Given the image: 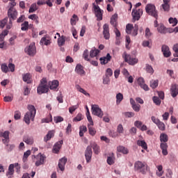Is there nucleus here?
I'll list each match as a JSON object with an SVG mask.
<instances>
[{
  "label": "nucleus",
  "instance_id": "1",
  "mask_svg": "<svg viewBox=\"0 0 178 178\" xmlns=\"http://www.w3.org/2000/svg\"><path fill=\"white\" fill-rule=\"evenodd\" d=\"M28 111L24 117V122L26 124H30L31 122H34V118H35V113H37V110L35 107L33 105L28 106Z\"/></svg>",
  "mask_w": 178,
  "mask_h": 178
},
{
  "label": "nucleus",
  "instance_id": "2",
  "mask_svg": "<svg viewBox=\"0 0 178 178\" xmlns=\"http://www.w3.org/2000/svg\"><path fill=\"white\" fill-rule=\"evenodd\" d=\"M17 15L19 13H17V10H16V8L13 7H10V8L8 10V16L9 19L8 24L6 26L7 30H10L13 26V20H16L17 19Z\"/></svg>",
  "mask_w": 178,
  "mask_h": 178
},
{
  "label": "nucleus",
  "instance_id": "3",
  "mask_svg": "<svg viewBox=\"0 0 178 178\" xmlns=\"http://www.w3.org/2000/svg\"><path fill=\"white\" fill-rule=\"evenodd\" d=\"M134 170L138 173L147 175V172L148 171V165H147L145 162H142L140 161H136L134 163Z\"/></svg>",
  "mask_w": 178,
  "mask_h": 178
},
{
  "label": "nucleus",
  "instance_id": "4",
  "mask_svg": "<svg viewBox=\"0 0 178 178\" xmlns=\"http://www.w3.org/2000/svg\"><path fill=\"white\" fill-rule=\"evenodd\" d=\"M37 91L39 95L45 94L49 91V86L48 85V81L47 80V78H42L40 80V83L38 86Z\"/></svg>",
  "mask_w": 178,
  "mask_h": 178
},
{
  "label": "nucleus",
  "instance_id": "5",
  "mask_svg": "<svg viewBox=\"0 0 178 178\" xmlns=\"http://www.w3.org/2000/svg\"><path fill=\"white\" fill-rule=\"evenodd\" d=\"M168 137L166 134H161L160 135V141H161V145H160V148L162 149V154L164 156L168 155Z\"/></svg>",
  "mask_w": 178,
  "mask_h": 178
},
{
  "label": "nucleus",
  "instance_id": "6",
  "mask_svg": "<svg viewBox=\"0 0 178 178\" xmlns=\"http://www.w3.org/2000/svg\"><path fill=\"white\" fill-rule=\"evenodd\" d=\"M145 11L152 17L158 19V10H156V7L154 4H147L145 6Z\"/></svg>",
  "mask_w": 178,
  "mask_h": 178
},
{
  "label": "nucleus",
  "instance_id": "7",
  "mask_svg": "<svg viewBox=\"0 0 178 178\" xmlns=\"http://www.w3.org/2000/svg\"><path fill=\"white\" fill-rule=\"evenodd\" d=\"M95 15L97 17V22H101L102 20V16L104 15V10H101L99 6L95 4V3H92Z\"/></svg>",
  "mask_w": 178,
  "mask_h": 178
},
{
  "label": "nucleus",
  "instance_id": "8",
  "mask_svg": "<svg viewBox=\"0 0 178 178\" xmlns=\"http://www.w3.org/2000/svg\"><path fill=\"white\" fill-rule=\"evenodd\" d=\"M125 62L129 63V65H134L136 63H138V59L136 58H131L130 54H127V53L124 52L122 55Z\"/></svg>",
  "mask_w": 178,
  "mask_h": 178
},
{
  "label": "nucleus",
  "instance_id": "9",
  "mask_svg": "<svg viewBox=\"0 0 178 178\" xmlns=\"http://www.w3.org/2000/svg\"><path fill=\"white\" fill-rule=\"evenodd\" d=\"M92 115H95V116H98V118H102L104 116V111L97 104L92 105Z\"/></svg>",
  "mask_w": 178,
  "mask_h": 178
},
{
  "label": "nucleus",
  "instance_id": "10",
  "mask_svg": "<svg viewBox=\"0 0 178 178\" xmlns=\"http://www.w3.org/2000/svg\"><path fill=\"white\" fill-rule=\"evenodd\" d=\"M24 51L27 55H29V56H34L37 53L35 44L31 43L28 47L25 48Z\"/></svg>",
  "mask_w": 178,
  "mask_h": 178
},
{
  "label": "nucleus",
  "instance_id": "11",
  "mask_svg": "<svg viewBox=\"0 0 178 178\" xmlns=\"http://www.w3.org/2000/svg\"><path fill=\"white\" fill-rule=\"evenodd\" d=\"M142 15L143 9H133L131 15L134 22H136V20H140Z\"/></svg>",
  "mask_w": 178,
  "mask_h": 178
},
{
  "label": "nucleus",
  "instance_id": "12",
  "mask_svg": "<svg viewBox=\"0 0 178 178\" xmlns=\"http://www.w3.org/2000/svg\"><path fill=\"white\" fill-rule=\"evenodd\" d=\"M138 84L140 86V88H143L145 91H149V88L148 85L145 84V81L144 78L140 77L138 79Z\"/></svg>",
  "mask_w": 178,
  "mask_h": 178
},
{
  "label": "nucleus",
  "instance_id": "13",
  "mask_svg": "<svg viewBox=\"0 0 178 178\" xmlns=\"http://www.w3.org/2000/svg\"><path fill=\"white\" fill-rule=\"evenodd\" d=\"M103 35L105 40H109L111 38V33H109V25L105 24L103 26Z\"/></svg>",
  "mask_w": 178,
  "mask_h": 178
},
{
  "label": "nucleus",
  "instance_id": "14",
  "mask_svg": "<svg viewBox=\"0 0 178 178\" xmlns=\"http://www.w3.org/2000/svg\"><path fill=\"white\" fill-rule=\"evenodd\" d=\"M85 157L86 159V162L88 163V162L91 161V158H92V149H91V146L87 147L85 152Z\"/></svg>",
  "mask_w": 178,
  "mask_h": 178
},
{
  "label": "nucleus",
  "instance_id": "15",
  "mask_svg": "<svg viewBox=\"0 0 178 178\" xmlns=\"http://www.w3.org/2000/svg\"><path fill=\"white\" fill-rule=\"evenodd\" d=\"M63 145V141L59 140L55 143L53 147L52 152L54 154H59V151H60V148H62V145Z\"/></svg>",
  "mask_w": 178,
  "mask_h": 178
},
{
  "label": "nucleus",
  "instance_id": "16",
  "mask_svg": "<svg viewBox=\"0 0 178 178\" xmlns=\"http://www.w3.org/2000/svg\"><path fill=\"white\" fill-rule=\"evenodd\" d=\"M170 92L172 98H176L178 95V86L177 84H172L170 88Z\"/></svg>",
  "mask_w": 178,
  "mask_h": 178
},
{
  "label": "nucleus",
  "instance_id": "17",
  "mask_svg": "<svg viewBox=\"0 0 178 178\" xmlns=\"http://www.w3.org/2000/svg\"><path fill=\"white\" fill-rule=\"evenodd\" d=\"M66 162H67V158L63 157L60 159L58 161V168L61 172H63L65 170V165H66Z\"/></svg>",
  "mask_w": 178,
  "mask_h": 178
},
{
  "label": "nucleus",
  "instance_id": "18",
  "mask_svg": "<svg viewBox=\"0 0 178 178\" xmlns=\"http://www.w3.org/2000/svg\"><path fill=\"white\" fill-rule=\"evenodd\" d=\"M49 88L50 90H54V91H58V87H59V81L58 80H54L53 81L49 82Z\"/></svg>",
  "mask_w": 178,
  "mask_h": 178
},
{
  "label": "nucleus",
  "instance_id": "19",
  "mask_svg": "<svg viewBox=\"0 0 178 178\" xmlns=\"http://www.w3.org/2000/svg\"><path fill=\"white\" fill-rule=\"evenodd\" d=\"M9 131H6L4 132H0V137H3L4 139H3V144H8L9 143Z\"/></svg>",
  "mask_w": 178,
  "mask_h": 178
},
{
  "label": "nucleus",
  "instance_id": "20",
  "mask_svg": "<svg viewBox=\"0 0 178 178\" xmlns=\"http://www.w3.org/2000/svg\"><path fill=\"white\" fill-rule=\"evenodd\" d=\"M161 51L165 56V58H169L170 55H172V53L170 52V50L169 49V47L167 45H163L161 47Z\"/></svg>",
  "mask_w": 178,
  "mask_h": 178
},
{
  "label": "nucleus",
  "instance_id": "21",
  "mask_svg": "<svg viewBox=\"0 0 178 178\" xmlns=\"http://www.w3.org/2000/svg\"><path fill=\"white\" fill-rule=\"evenodd\" d=\"M75 72L78 74H80L81 76H83V74H86V71H84V67L81 65V64L76 65L75 67Z\"/></svg>",
  "mask_w": 178,
  "mask_h": 178
},
{
  "label": "nucleus",
  "instance_id": "22",
  "mask_svg": "<svg viewBox=\"0 0 178 178\" xmlns=\"http://www.w3.org/2000/svg\"><path fill=\"white\" fill-rule=\"evenodd\" d=\"M111 59H112V56H111L110 54H107L106 57H102L99 58L102 65H106L108 62H110Z\"/></svg>",
  "mask_w": 178,
  "mask_h": 178
},
{
  "label": "nucleus",
  "instance_id": "23",
  "mask_svg": "<svg viewBox=\"0 0 178 178\" xmlns=\"http://www.w3.org/2000/svg\"><path fill=\"white\" fill-rule=\"evenodd\" d=\"M54 136H55L54 130L49 131L47 134L44 138V141L45 143H47V141H49V140H51V138H53V137H54Z\"/></svg>",
  "mask_w": 178,
  "mask_h": 178
},
{
  "label": "nucleus",
  "instance_id": "24",
  "mask_svg": "<svg viewBox=\"0 0 178 178\" xmlns=\"http://www.w3.org/2000/svg\"><path fill=\"white\" fill-rule=\"evenodd\" d=\"M31 26V24H29L28 21H25L21 24V30L22 31H28L29 29H30Z\"/></svg>",
  "mask_w": 178,
  "mask_h": 178
},
{
  "label": "nucleus",
  "instance_id": "25",
  "mask_svg": "<svg viewBox=\"0 0 178 178\" xmlns=\"http://www.w3.org/2000/svg\"><path fill=\"white\" fill-rule=\"evenodd\" d=\"M111 24L115 29L118 27V14H114L111 18Z\"/></svg>",
  "mask_w": 178,
  "mask_h": 178
},
{
  "label": "nucleus",
  "instance_id": "26",
  "mask_svg": "<svg viewBox=\"0 0 178 178\" xmlns=\"http://www.w3.org/2000/svg\"><path fill=\"white\" fill-rule=\"evenodd\" d=\"M157 30L161 34H166V33H168V29L165 27L163 24H160L157 28Z\"/></svg>",
  "mask_w": 178,
  "mask_h": 178
},
{
  "label": "nucleus",
  "instance_id": "27",
  "mask_svg": "<svg viewBox=\"0 0 178 178\" xmlns=\"http://www.w3.org/2000/svg\"><path fill=\"white\" fill-rule=\"evenodd\" d=\"M23 81L27 83V84L31 83V74L26 73L22 76Z\"/></svg>",
  "mask_w": 178,
  "mask_h": 178
},
{
  "label": "nucleus",
  "instance_id": "28",
  "mask_svg": "<svg viewBox=\"0 0 178 178\" xmlns=\"http://www.w3.org/2000/svg\"><path fill=\"white\" fill-rule=\"evenodd\" d=\"M101 52L99 50L95 49H92L90 51V58H96V59H98V54Z\"/></svg>",
  "mask_w": 178,
  "mask_h": 178
},
{
  "label": "nucleus",
  "instance_id": "29",
  "mask_svg": "<svg viewBox=\"0 0 178 178\" xmlns=\"http://www.w3.org/2000/svg\"><path fill=\"white\" fill-rule=\"evenodd\" d=\"M91 149H93L94 153L96 154V155H98L99 154L100 150H99V146L95 143H93L90 145Z\"/></svg>",
  "mask_w": 178,
  "mask_h": 178
},
{
  "label": "nucleus",
  "instance_id": "30",
  "mask_svg": "<svg viewBox=\"0 0 178 178\" xmlns=\"http://www.w3.org/2000/svg\"><path fill=\"white\" fill-rule=\"evenodd\" d=\"M94 125H91V124H88V131H89V134H90V136H95V134H97V130L95 129V128L93 127Z\"/></svg>",
  "mask_w": 178,
  "mask_h": 178
},
{
  "label": "nucleus",
  "instance_id": "31",
  "mask_svg": "<svg viewBox=\"0 0 178 178\" xmlns=\"http://www.w3.org/2000/svg\"><path fill=\"white\" fill-rule=\"evenodd\" d=\"M23 141L26 143V144H28L29 145H32L34 143V138L33 137L30 136H25L23 139Z\"/></svg>",
  "mask_w": 178,
  "mask_h": 178
},
{
  "label": "nucleus",
  "instance_id": "32",
  "mask_svg": "<svg viewBox=\"0 0 178 178\" xmlns=\"http://www.w3.org/2000/svg\"><path fill=\"white\" fill-rule=\"evenodd\" d=\"M107 163L108 165H113V163H115V154L113 153H111V154L107 157Z\"/></svg>",
  "mask_w": 178,
  "mask_h": 178
},
{
  "label": "nucleus",
  "instance_id": "33",
  "mask_svg": "<svg viewBox=\"0 0 178 178\" xmlns=\"http://www.w3.org/2000/svg\"><path fill=\"white\" fill-rule=\"evenodd\" d=\"M15 173V165L10 164L8 167V171L7 172L6 175L7 176H13V174Z\"/></svg>",
  "mask_w": 178,
  "mask_h": 178
},
{
  "label": "nucleus",
  "instance_id": "34",
  "mask_svg": "<svg viewBox=\"0 0 178 178\" xmlns=\"http://www.w3.org/2000/svg\"><path fill=\"white\" fill-rule=\"evenodd\" d=\"M137 145L141 147L143 149H148V146L147 145V143H145V140H138L137 141Z\"/></svg>",
  "mask_w": 178,
  "mask_h": 178
},
{
  "label": "nucleus",
  "instance_id": "35",
  "mask_svg": "<svg viewBox=\"0 0 178 178\" xmlns=\"http://www.w3.org/2000/svg\"><path fill=\"white\" fill-rule=\"evenodd\" d=\"M37 161L35 162V166H40L44 163V161H45V157L42 155H40L38 159V156H37Z\"/></svg>",
  "mask_w": 178,
  "mask_h": 178
},
{
  "label": "nucleus",
  "instance_id": "36",
  "mask_svg": "<svg viewBox=\"0 0 178 178\" xmlns=\"http://www.w3.org/2000/svg\"><path fill=\"white\" fill-rule=\"evenodd\" d=\"M169 2L170 1L163 2V3L161 5V8L164 12H169V10H170V5L169 4Z\"/></svg>",
  "mask_w": 178,
  "mask_h": 178
},
{
  "label": "nucleus",
  "instance_id": "37",
  "mask_svg": "<svg viewBox=\"0 0 178 178\" xmlns=\"http://www.w3.org/2000/svg\"><path fill=\"white\" fill-rule=\"evenodd\" d=\"M65 42H66L65 36L62 35L61 37L58 38V47H63V45H65Z\"/></svg>",
  "mask_w": 178,
  "mask_h": 178
},
{
  "label": "nucleus",
  "instance_id": "38",
  "mask_svg": "<svg viewBox=\"0 0 178 178\" xmlns=\"http://www.w3.org/2000/svg\"><path fill=\"white\" fill-rule=\"evenodd\" d=\"M118 152H122V154H129V149L123 146H119L117 148Z\"/></svg>",
  "mask_w": 178,
  "mask_h": 178
},
{
  "label": "nucleus",
  "instance_id": "39",
  "mask_svg": "<svg viewBox=\"0 0 178 178\" xmlns=\"http://www.w3.org/2000/svg\"><path fill=\"white\" fill-rule=\"evenodd\" d=\"M90 53L88 52V49H85L83 53V58L87 62H91V60L88 58Z\"/></svg>",
  "mask_w": 178,
  "mask_h": 178
},
{
  "label": "nucleus",
  "instance_id": "40",
  "mask_svg": "<svg viewBox=\"0 0 178 178\" xmlns=\"http://www.w3.org/2000/svg\"><path fill=\"white\" fill-rule=\"evenodd\" d=\"M40 44L42 45H49V44H51V40L47 39V37H43L40 40Z\"/></svg>",
  "mask_w": 178,
  "mask_h": 178
},
{
  "label": "nucleus",
  "instance_id": "41",
  "mask_svg": "<svg viewBox=\"0 0 178 178\" xmlns=\"http://www.w3.org/2000/svg\"><path fill=\"white\" fill-rule=\"evenodd\" d=\"M157 169L159 171H156V175L159 176V177H161V176H162L163 175V167L162 166V165H157L156 166Z\"/></svg>",
  "mask_w": 178,
  "mask_h": 178
},
{
  "label": "nucleus",
  "instance_id": "42",
  "mask_svg": "<svg viewBox=\"0 0 178 178\" xmlns=\"http://www.w3.org/2000/svg\"><path fill=\"white\" fill-rule=\"evenodd\" d=\"M123 101V94L118 93L116 95V104L119 105Z\"/></svg>",
  "mask_w": 178,
  "mask_h": 178
},
{
  "label": "nucleus",
  "instance_id": "43",
  "mask_svg": "<svg viewBox=\"0 0 178 178\" xmlns=\"http://www.w3.org/2000/svg\"><path fill=\"white\" fill-rule=\"evenodd\" d=\"M30 155H31V151L27 150L26 152H25L24 153V156L22 158L23 162H27V158H29V156H30Z\"/></svg>",
  "mask_w": 178,
  "mask_h": 178
},
{
  "label": "nucleus",
  "instance_id": "44",
  "mask_svg": "<svg viewBox=\"0 0 178 178\" xmlns=\"http://www.w3.org/2000/svg\"><path fill=\"white\" fill-rule=\"evenodd\" d=\"M86 118L90 122L88 124L94 125V121L92 120V118L91 117V115L90 114V110H88L86 111Z\"/></svg>",
  "mask_w": 178,
  "mask_h": 178
},
{
  "label": "nucleus",
  "instance_id": "45",
  "mask_svg": "<svg viewBox=\"0 0 178 178\" xmlns=\"http://www.w3.org/2000/svg\"><path fill=\"white\" fill-rule=\"evenodd\" d=\"M76 20H79V17H77V15L76 14H74L72 15V17L70 19V23H71L72 26H76Z\"/></svg>",
  "mask_w": 178,
  "mask_h": 178
},
{
  "label": "nucleus",
  "instance_id": "46",
  "mask_svg": "<svg viewBox=\"0 0 178 178\" xmlns=\"http://www.w3.org/2000/svg\"><path fill=\"white\" fill-rule=\"evenodd\" d=\"M134 28V26H133V24H127L126 33L127 34H131V31L133 30Z\"/></svg>",
  "mask_w": 178,
  "mask_h": 178
},
{
  "label": "nucleus",
  "instance_id": "47",
  "mask_svg": "<svg viewBox=\"0 0 178 178\" xmlns=\"http://www.w3.org/2000/svg\"><path fill=\"white\" fill-rule=\"evenodd\" d=\"M170 24H172L173 27L177 25L178 21L177 18L170 17L168 19Z\"/></svg>",
  "mask_w": 178,
  "mask_h": 178
},
{
  "label": "nucleus",
  "instance_id": "48",
  "mask_svg": "<svg viewBox=\"0 0 178 178\" xmlns=\"http://www.w3.org/2000/svg\"><path fill=\"white\" fill-rule=\"evenodd\" d=\"M157 127L161 131H165L166 127L165 126V123L160 121L159 123L157 124Z\"/></svg>",
  "mask_w": 178,
  "mask_h": 178
},
{
  "label": "nucleus",
  "instance_id": "49",
  "mask_svg": "<svg viewBox=\"0 0 178 178\" xmlns=\"http://www.w3.org/2000/svg\"><path fill=\"white\" fill-rule=\"evenodd\" d=\"M37 9H38L37 8V4L33 3V4H31L29 12V13H34V12H35V10H37Z\"/></svg>",
  "mask_w": 178,
  "mask_h": 178
},
{
  "label": "nucleus",
  "instance_id": "50",
  "mask_svg": "<svg viewBox=\"0 0 178 178\" xmlns=\"http://www.w3.org/2000/svg\"><path fill=\"white\" fill-rule=\"evenodd\" d=\"M146 72L150 73L151 74H154V68L149 64H146Z\"/></svg>",
  "mask_w": 178,
  "mask_h": 178
},
{
  "label": "nucleus",
  "instance_id": "51",
  "mask_svg": "<svg viewBox=\"0 0 178 178\" xmlns=\"http://www.w3.org/2000/svg\"><path fill=\"white\" fill-rule=\"evenodd\" d=\"M1 69L3 73H8L9 72V67L6 64H2L1 65Z\"/></svg>",
  "mask_w": 178,
  "mask_h": 178
},
{
  "label": "nucleus",
  "instance_id": "52",
  "mask_svg": "<svg viewBox=\"0 0 178 178\" xmlns=\"http://www.w3.org/2000/svg\"><path fill=\"white\" fill-rule=\"evenodd\" d=\"M22 118V113L19 111H16L14 114V119L15 120H19V119Z\"/></svg>",
  "mask_w": 178,
  "mask_h": 178
},
{
  "label": "nucleus",
  "instance_id": "53",
  "mask_svg": "<svg viewBox=\"0 0 178 178\" xmlns=\"http://www.w3.org/2000/svg\"><path fill=\"white\" fill-rule=\"evenodd\" d=\"M137 34H138V26L137 24H135L131 35L134 37H136Z\"/></svg>",
  "mask_w": 178,
  "mask_h": 178
},
{
  "label": "nucleus",
  "instance_id": "54",
  "mask_svg": "<svg viewBox=\"0 0 178 178\" xmlns=\"http://www.w3.org/2000/svg\"><path fill=\"white\" fill-rule=\"evenodd\" d=\"M6 23H8V17H5L3 19L0 21V27L3 29V27L6 26Z\"/></svg>",
  "mask_w": 178,
  "mask_h": 178
},
{
  "label": "nucleus",
  "instance_id": "55",
  "mask_svg": "<svg viewBox=\"0 0 178 178\" xmlns=\"http://www.w3.org/2000/svg\"><path fill=\"white\" fill-rule=\"evenodd\" d=\"M150 87L152 88H156L158 87V80H153L150 81Z\"/></svg>",
  "mask_w": 178,
  "mask_h": 178
},
{
  "label": "nucleus",
  "instance_id": "56",
  "mask_svg": "<svg viewBox=\"0 0 178 178\" xmlns=\"http://www.w3.org/2000/svg\"><path fill=\"white\" fill-rule=\"evenodd\" d=\"M81 120H83V115L81 113H78L74 118V122H80Z\"/></svg>",
  "mask_w": 178,
  "mask_h": 178
},
{
  "label": "nucleus",
  "instance_id": "57",
  "mask_svg": "<svg viewBox=\"0 0 178 178\" xmlns=\"http://www.w3.org/2000/svg\"><path fill=\"white\" fill-rule=\"evenodd\" d=\"M117 131L119 133V134H123L124 130L123 129V125H122V124H120L118 126Z\"/></svg>",
  "mask_w": 178,
  "mask_h": 178
},
{
  "label": "nucleus",
  "instance_id": "58",
  "mask_svg": "<svg viewBox=\"0 0 178 178\" xmlns=\"http://www.w3.org/2000/svg\"><path fill=\"white\" fill-rule=\"evenodd\" d=\"M54 120L55 123H60V122H63V118L60 116H56L54 118Z\"/></svg>",
  "mask_w": 178,
  "mask_h": 178
},
{
  "label": "nucleus",
  "instance_id": "59",
  "mask_svg": "<svg viewBox=\"0 0 178 178\" xmlns=\"http://www.w3.org/2000/svg\"><path fill=\"white\" fill-rule=\"evenodd\" d=\"M153 102H154L156 105H161L162 102L159 99V97L154 96L153 97Z\"/></svg>",
  "mask_w": 178,
  "mask_h": 178
},
{
  "label": "nucleus",
  "instance_id": "60",
  "mask_svg": "<svg viewBox=\"0 0 178 178\" xmlns=\"http://www.w3.org/2000/svg\"><path fill=\"white\" fill-rule=\"evenodd\" d=\"M125 118H134L136 115L134 112H125L124 113Z\"/></svg>",
  "mask_w": 178,
  "mask_h": 178
},
{
  "label": "nucleus",
  "instance_id": "61",
  "mask_svg": "<svg viewBox=\"0 0 178 178\" xmlns=\"http://www.w3.org/2000/svg\"><path fill=\"white\" fill-rule=\"evenodd\" d=\"M26 20V16L24 15H21L17 19V23H23Z\"/></svg>",
  "mask_w": 178,
  "mask_h": 178
},
{
  "label": "nucleus",
  "instance_id": "62",
  "mask_svg": "<svg viewBox=\"0 0 178 178\" xmlns=\"http://www.w3.org/2000/svg\"><path fill=\"white\" fill-rule=\"evenodd\" d=\"M132 109L135 112H140V109H141V106H140V104H135L132 106Z\"/></svg>",
  "mask_w": 178,
  "mask_h": 178
},
{
  "label": "nucleus",
  "instance_id": "63",
  "mask_svg": "<svg viewBox=\"0 0 178 178\" xmlns=\"http://www.w3.org/2000/svg\"><path fill=\"white\" fill-rule=\"evenodd\" d=\"M79 108V105L72 106L69 108V112L70 113H73L76 109Z\"/></svg>",
  "mask_w": 178,
  "mask_h": 178
},
{
  "label": "nucleus",
  "instance_id": "64",
  "mask_svg": "<svg viewBox=\"0 0 178 178\" xmlns=\"http://www.w3.org/2000/svg\"><path fill=\"white\" fill-rule=\"evenodd\" d=\"M173 51L175 52V54H174V56L178 57V44L174 45Z\"/></svg>",
  "mask_w": 178,
  "mask_h": 178
}]
</instances>
